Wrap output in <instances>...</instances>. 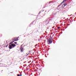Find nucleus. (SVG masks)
<instances>
[{"label":"nucleus","instance_id":"f257e3e1","mask_svg":"<svg viewBox=\"0 0 76 76\" xmlns=\"http://www.w3.org/2000/svg\"><path fill=\"white\" fill-rule=\"evenodd\" d=\"M48 42H49L50 44H51L52 43L53 41H52V40L51 39H49L48 40Z\"/></svg>","mask_w":76,"mask_h":76},{"label":"nucleus","instance_id":"f03ea898","mask_svg":"<svg viewBox=\"0 0 76 76\" xmlns=\"http://www.w3.org/2000/svg\"><path fill=\"white\" fill-rule=\"evenodd\" d=\"M14 39H14V41H18V38L17 37H15Z\"/></svg>","mask_w":76,"mask_h":76},{"label":"nucleus","instance_id":"7ed1b4c3","mask_svg":"<svg viewBox=\"0 0 76 76\" xmlns=\"http://www.w3.org/2000/svg\"><path fill=\"white\" fill-rule=\"evenodd\" d=\"M11 46L13 48H14V47L16 46V45L14 44H11Z\"/></svg>","mask_w":76,"mask_h":76},{"label":"nucleus","instance_id":"20e7f679","mask_svg":"<svg viewBox=\"0 0 76 76\" xmlns=\"http://www.w3.org/2000/svg\"><path fill=\"white\" fill-rule=\"evenodd\" d=\"M23 48H20V50H21V52H23Z\"/></svg>","mask_w":76,"mask_h":76},{"label":"nucleus","instance_id":"39448f33","mask_svg":"<svg viewBox=\"0 0 76 76\" xmlns=\"http://www.w3.org/2000/svg\"><path fill=\"white\" fill-rule=\"evenodd\" d=\"M9 49H12V45H9Z\"/></svg>","mask_w":76,"mask_h":76},{"label":"nucleus","instance_id":"423d86ee","mask_svg":"<svg viewBox=\"0 0 76 76\" xmlns=\"http://www.w3.org/2000/svg\"><path fill=\"white\" fill-rule=\"evenodd\" d=\"M67 0H64L62 2V3H64V2H65Z\"/></svg>","mask_w":76,"mask_h":76},{"label":"nucleus","instance_id":"0eeeda50","mask_svg":"<svg viewBox=\"0 0 76 76\" xmlns=\"http://www.w3.org/2000/svg\"><path fill=\"white\" fill-rule=\"evenodd\" d=\"M29 44H31V45H32V42H29Z\"/></svg>","mask_w":76,"mask_h":76},{"label":"nucleus","instance_id":"6e6552de","mask_svg":"<svg viewBox=\"0 0 76 76\" xmlns=\"http://www.w3.org/2000/svg\"><path fill=\"white\" fill-rule=\"evenodd\" d=\"M14 42V41H13L12 42H11V43H10V44H11L13 43Z\"/></svg>","mask_w":76,"mask_h":76},{"label":"nucleus","instance_id":"1a4fd4ad","mask_svg":"<svg viewBox=\"0 0 76 76\" xmlns=\"http://www.w3.org/2000/svg\"><path fill=\"white\" fill-rule=\"evenodd\" d=\"M29 55V53H28L27 54V56H28V55Z\"/></svg>","mask_w":76,"mask_h":76},{"label":"nucleus","instance_id":"9d476101","mask_svg":"<svg viewBox=\"0 0 76 76\" xmlns=\"http://www.w3.org/2000/svg\"><path fill=\"white\" fill-rule=\"evenodd\" d=\"M41 13V11H40L39 13V14H40V13Z\"/></svg>","mask_w":76,"mask_h":76},{"label":"nucleus","instance_id":"9b49d317","mask_svg":"<svg viewBox=\"0 0 76 76\" xmlns=\"http://www.w3.org/2000/svg\"><path fill=\"white\" fill-rule=\"evenodd\" d=\"M14 43L15 44H17V42H15Z\"/></svg>","mask_w":76,"mask_h":76},{"label":"nucleus","instance_id":"f8f14e48","mask_svg":"<svg viewBox=\"0 0 76 76\" xmlns=\"http://www.w3.org/2000/svg\"><path fill=\"white\" fill-rule=\"evenodd\" d=\"M60 27H58V29H60Z\"/></svg>","mask_w":76,"mask_h":76},{"label":"nucleus","instance_id":"ddd939ff","mask_svg":"<svg viewBox=\"0 0 76 76\" xmlns=\"http://www.w3.org/2000/svg\"><path fill=\"white\" fill-rule=\"evenodd\" d=\"M64 6H66V4H64Z\"/></svg>","mask_w":76,"mask_h":76},{"label":"nucleus","instance_id":"4468645a","mask_svg":"<svg viewBox=\"0 0 76 76\" xmlns=\"http://www.w3.org/2000/svg\"><path fill=\"white\" fill-rule=\"evenodd\" d=\"M18 76H20V75H18Z\"/></svg>","mask_w":76,"mask_h":76},{"label":"nucleus","instance_id":"2eb2a0df","mask_svg":"<svg viewBox=\"0 0 76 76\" xmlns=\"http://www.w3.org/2000/svg\"><path fill=\"white\" fill-rule=\"evenodd\" d=\"M7 47V45L6 46V47Z\"/></svg>","mask_w":76,"mask_h":76},{"label":"nucleus","instance_id":"dca6fc26","mask_svg":"<svg viewBox=\"0 0 76 76\" xmlns=\"http://www.w3.org/2000/svg\"><path fill=\"white\" fill-rule=\"evenodd\" d=\"M0 64H1V63H0Z\"/></svg>","mask_w":76,"mask_h":76},{"label":"nucleus","instance_id":"f3484780","mask_svg":"<svg viewBox=\"0 0 76 76\" xmlns=\"http://www.w3.org/2000/svg\"><path fill=\"white\" fill-rule=\"evenodd\" d=\"M22 76V75H20V76Z\"/></svg>","mask_w":76,"mask_h":76}]
</instances>
